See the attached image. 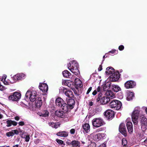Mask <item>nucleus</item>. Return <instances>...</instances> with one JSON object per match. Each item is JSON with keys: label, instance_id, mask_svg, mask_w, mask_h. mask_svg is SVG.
I'll return each instance as SVG.
<instances>
[{"label": "nucleus", "instance_id": "1", "mask_svg": "<svg viewBox=\"0 0 147 147\" xmlns=\"http://www.w3.org/2000/svg\"><path fill=\"white\" fill-rule=\"evenodd\" d=\"M26 97L31 102L35 101V105L37 108L40 107L42 104L40 97L38 96L36 91L33 90H28L26 94Z\"/></svg>", "mask_w": 147, "mask_h": 147}, {"label": "nucleus", "instance_id": "2", "mask_svg": "<svg viewBox=\"0 0 147 147\" xmlns=\"http://www.w3.org/2000/svg\"><path fill=\"white\" fill-rule=\"evenodd\" d=\"M68 69L72 73L76 76L80 74L78 69V63L75 60H73L67 64Z\"/></svg>", "mask_w": 147, "mask_h": 147}, {"label": "nucleus", "instance_id": "3", "mask_svg": "<svg viewBox=\"0 0 147 147\" xmlns=\"http://www.w3.org/2000/svg\"><path fill=\"white\" fill-rule=\"evenodd\" d=\"M140 111V108L139 107H135L131 115L132 120L135 125H138V118Z\"/></svg>", "mask_w": 147, "mask_h": 147}, {"label": "nucleus", "instance_id": "4", "mask_svg": "<svg viewBox=\"0 0 147 147\" xmlns=\"http://www.w3.org/2000/svg\"><path fill=\"white\" fill-rule=\"evenodd\" d=\"M55 103L56 105L61 107L64 112H67L68 111V107L67 104L61 98L59 97L57 98Z\"/></svg>", "mask_w": 147, "mask_h": 147}, {"label": "nucleus", "instance_id": "5", "mask_svg": "<svg viewBox=\"0 0 147 147\" xmlns=\"http://www.w3.org/2000/svg\"><path fill=\"white\" fill-rule=\"evenodd\" d=\"M122 106L121 102L118 100H112L109 104V106L112 109L115 110H119Z\"/></svg>", "mask_w": 147, "mask_h": 147}, {"label": "nucleus", "instance_id": "6", "mask_svg": "<svg viewBox=\"0 0 147 147\" xmlns=\"http://www.w3.org/2000/svg\"><path fill=\"white\" fill-rule=\"evenodd\" d=\"M139 121L142 130L145 131L147 128V118L144 115H141L140 117Z\"/></svg>", "mask_w": 147, "mask_h": 147}, {"label": "nucleus", "instance_id": "7", "mask_svg": "<svg viewBox=\"0 0 147 147\" xmlns=\"http://www.w3.org/2000/svg\"><path fill=\"white\" fill-rule=\"evenodd\" d=\"M93 126L98 127L104 125L105 123L103 120L100 118H95L92 120Z\"/></svg>", "mask_w": 147, "mask_h": 147}, {"label": "nucleus", "instance_id": "8", "mask_svg": "<svg viewBox=\"0 0 147 147\" xmlns=\"http://www.w3.org/2000/svg\"><path fill=\"white\" fill-rule=\"evenodd\" d=\"M21 95L20 93L15 92L9 96L8 99L10 100L14 101H17L19 100L21 98Z\"/></svg>", "mask_w": 147, "mask_h": 147}, {"label": "nucleus", "instance_id": "9", "mask_svg": "<svg viewBox=\"0 0 147 147\" xmlns=\"http://www.w3.org/2000/svg\"><path fill=\"white\" fill-rule=\"evenodd\" d=\"M39 88L44 93H47L48 89V86L45 83H40Z\"/></svg>", "mask_w": 147, "mask_h": 147}, {"label": "nucleus", "instance_id": "10", "mask_svg": "<svg viewBox=\"0 0 147 147\" xmlns=\"http://www.w3.org/2000/svg\"><path fill=\"white\" fill-rule=\"evenodd\" d=\"M120 77V74L118 71H116L113 73L110 76L111 80L113 81L117 80Z\"/></svg>", "mask_w": 147, "mask_h": 147}, {"label": "nucleus", "instance_id": "11", "mask_svg": "<svg viewBox=\"0 0 147 147\" xmlns=\"http://www.w3.org/2000/svg\"><path fill=\"white\" fill-rule=\"evenodd\" d=\"M104 115L107 119H111L114 116V112L110 110H107L105 112Z\"/></svg>", "mask_w": 147, "mask_h": 147}, {"label": "nucleus", "instance_id": "12", "mask_svg": "<svg viewBox=\"0 0 147 147\" xmlns=\"http://www.w3.org/2000/svg\"><path fill=\"white\" fill-rule=\"evenodd\" d=\"M136 83L132 81H127L125 84V87L126 88H132L136 86Z\"/></svg>", "mask_w": 147, "mask_h": 147}, {"label": "nucleus", "instance_id": "13", "mask_svg": "<svg viewBox=\"0 0 147 147\" xmlns=\"http://www.w3.org/2000/svg\"><path fill=\"white\" fill-rule=\"evenodd\" d=\"M119 131L124 136L126 135V130L125 125L123 123H121L119 127Z\"/></svg>", "mask_w": 147, "mask_h": 147}, {"label": "nucleus", "instance_id": "14", "mask_svg": "<svg viewBox=\"0 0 147 147\" xmlns=\"http://www.w3.org/2000/svg\"><path fill=\"white\" fill-rule=\"evenodd\" d=\"M67 105L69 109H71L73 108L75 103V101L72 98L69 99L67 102Z\"/></svg>", "mask_w": 147, "mask_h": 147}, {"label": "nucleus", "instance_id": "15", "mask_svg": "<svg viewBox=\"0 0 147 147\" xmlns=\"http://www.w3.org/2000/svg\"><path fill=\"white\" fill-rule=\"evenodd\" d=\"M63 91L67 96L71 98L73 97L74 95L72 91L69 90H67L66 89H64Z\"/></svg>", "mask_w": 147, "mask_h": 147}, {"label": "nucleus", "instance_id": "16", "mask_svg": "<svg viewBox=\"0 0 147 147\" xmlns=\"http://www.w3.org/2000/svg\"><path fill=\"white\" fill-rule=\"evenodd\" d=\"M106 94L108 96V98L109 99H111L114 98L115 97V95L113 92L111 90H108L106 92Z\"/></svg>", "mask_w": 147, "mask_h": 147}, {"label": "nucleus", "instance_id": "17", "mask_svg": "<svg viewBox=\"0 0 147 147\" xmlns=\"http://www.w3.org/2000/svg\"><path fill=\"white\" fill-rule=\"evenodd\" d=\"M127 94V100L128 101L132 99L134 96V93L133 92L128 91Z\"/></svg>", "mask_w": 147, "mask_h": 147}, {"label": "nucleus", "instance_id": "18", "mask_svg": "<svg viewBox=\"0 0 147 147\" xmlns=\"http://www.w3.org/2000/svg\"><path fill=\"white\" fill-rule=\"evenodd\" d=\"M7 125L6 126L7 127H10L13 125L14 126H16L17 123L15 121H12L11 120H9L6 121Z\"/></svg>", "mask_w": 147, "mask_h": 147}, {"label": "nucleus", "instance_id": "19", "mask_svg": "<svg viewBox=\"0 0 147 147\" xmlns=\"http://www.w3.org/2000/svg\"><path fill=\"white\" fill-rule=\"evenodd\" d=\"M110 100L109 98L105 96L101 98L100 100V102L101 104L105 105Z\"/></svg>", "mask_w": 147, "mask_h": 147}, {"label": "nucleus", "instance_id": "20", "mask_svg": "<svg viewBox=\"0 0 147 147\" xmlns=\"http://www.w3.org/2000/svg\"><path fill=\"white\" fill-rule=\"evenodd\" d=\"M126 125L128 132L129 134H131L133 131V125L132 123L131 122H128L127 123Z\"/></svg>", "mask_w": 147, "mask_h": 147}, {"label": "nucleus", "instance_id": "21", "mask_svg": "<svg viewBox=\"0 0 147 147\" xmlns=\"http://www.w3.org/2000/svg\"><path fill=\"white\" fill-rule=\"evenodd\" d=\"M82 128L84 129V131L86 133H88L90 130V126L88 123H86L82 125Z\"/></svg>", "mask_w": 147, "mask_h": 147}, {"label": "nucleus", "instance_id": "22", "mask_svg": "<svg viewBox=\"0 0 147 147\" xmlns=\"http://www.w3.org/2000/svg\"><path fill=\"white\" fill-rule=\"evenodd\" d=\"M65 113L63 111H55V115L59 117L63 118L65 116Z\"/></svg>", "mask_w": 147, "mask_h": 147}, {"label": "nucleus", "instance_id": "23", "mask_svg": "<svg viewBox=\"0 0 147 147\" xmlns=\"http://www.w3.org/2000/svg\"><path fill=\"white\" fill-rule=\"evenodd\" d=\"M68 132L66 131L59 132L57 134V136L63 137H66L68 136Z\"/></svg>", "mask_w": 147, "mask_h": 147}, {"label": "nucleus", "instance_id": "24", "mask_svg": "<svg viewBox=\"0 0 147 147\" xmlns=\"http://www.w3.org/2000/svg\"><path fill=\"white\" fill-rule=\"evenodd\" d=\"M105 73L107 74H112L114 72V69L111 67H108L106 68Z\"/></svg>", "mask_w": 147, "mask_h": 147}, {"label": "nucleus", "instance_id": "25", "mask_svg": "<svg viewBox=\"0 0 147 147\" xmlns=\"http://www.w3.org/2000/svg\"><path fill=\"white\" fill-rule=\"evenodd\" d=\"M111 86L114 92H117L121 90L120 87L117 85H113Z\"/></svg>", "mask_w": 147, "mask_h": 147}, {"label": "nucleus", "instance_id": "26", "mask_svg": "<svg viewBox=\"0 0 147 147\" xmlns=\"http://www.w3.org/2000/svg\"><path fill=\"white\" fill-rule=\"evenodd\" d=\"M72 146L73 147H80V143L77 140H73L71 141Z\"/></svg>", "mask_w": 147, "mask_h": 147}, {"label": "nucleus", "instance_id": "27", "mask_svg": "<svg viewBox=\"0 0 147 147\" xmlns=\"http://www.w3.org/2000/svg\"><path fill=\"white\" fill-rule=\"evenodd\" d=\"M18 80L17 74L14 75L11 78V80L9 81L10 84H13L16 82Z\"/></svg>", "mask_w": 147, "mask_h": 147}, {"label": "nucleus", "instance_id": "28", "mask_svg": "<svg viewBox=\"0 0 147 147\" xmlns=\"http://www.w3.org/2000/svg\"><path fill=\"white\" fill-rule=\"evenodd\" d=\"M18 80L17 74L14 75L11 78V80L9 81L10 84H13L16 82Z\"/></svg>", "mask_w": 147, "mask_h": 147}, {"label": "nucleus", "instance_id": "29", "mask_svg": "<svg viewBox=\"0 0 147 147\" xmlns=\"http://www.w3.org/2000/svg\"><path fill=\"white\" fill-rule=\"evenodd\" d=\"M16 74L18 80H21L26 77V75L22 73H18Z\"/></svg>", "mask_w": 147, "mask_h": 147}, {"label": "nucleus", "instance_id": "30", "mask_svg": "<svg viewBox=\"0 0 147 147\" xmlns=\"http://www.w3.org/2000/svg\"><path fill=\"white\" fill-rule=\"evenodd\" d=\"M62 74L64 77L66 78H70L71 74L67 70L64 71L63 72Z\"/></svg>", "mask_w": 147, "mask_h": 147}, {"label": "nucleus", "instance_id": "31", "mask_svg": "<svg viewBox=\"0 0 147 147\" xmlns=\"http://www.w3.org/2000/svg\"><path fill=\"white\" fill-rule=\"evenodd\" d=\"M7 76L6 75H4L3 77V78L1 79V81L3 82L4 84L5 85H8L10 83V80L8 81L6 80Z\"/></svg>", "mask_w": 147, "mask_h": 147}, {"label": "nucleus", "instance_id": "32", "mask_svg": "<svg viewBox=\"0 0 147 147\" xmlns=\"http://www.w3.org/2000/svg\"><path fill=\"white\" fill-rule=\"evenodd\" d=\"M49 113L47 111H42L41 113L39 114L41 116L47 117L48 116Z\"/></svg>", "mask_w": 147, "mask_h": 147}, {"label": "nucleus", "instance_id": "33", "mask_svg": "<svg viewBox=\"0 0 147 147\" xmlns=\"http://www.w3.org/2000/svg\"><path fill=\"white\" fill-rule=\"evenodd\" d=\"M98 139L99 140L105 138L106 137V135L105 133H100L98 134Z\"/></svg>", "mask_w": 147, "mask_h": 147}, {"label": "nucleus", "instance_id": "34", "mask_svg": "<svg viewBox=\"0 0 147 147\" xmlns=\"http://www.w3.org/2000/svg\"><path fill=\"white\" fill-rule=\"evenodd\" d=\"M90 136L91 137H93V139L96 141H98L99 140L98 134L94 135V133H92L90 135Z\"/></svg>", "mask_w": 147, "mask_h": 147}, {"label": "nucleus", "instance_id": "35", "mask_svg": "<svg viewBox=\"0 0 147 147\" xmlns=\"http://www.w3.org/2000/svg\"><path fill=\"white\" fill-rule=\"evenodd\" d=\"M22 138H24L25 139V141L26 142H28L30 139V137L29 135H26L24 137H23V136H22Z\"/></svg>", "mask_w": 147, "mask_h": 147}, {"label": "nucleus", "instance_id": "36", "mask_svg": "<svg viewBox=\"0 0 147 147\" xmlns=\"http://www.w3.org/2000/svg\"><path fill=\"white\" fill-rule=\"evenodd\" d=\"M62 83L63 85L67 86L68 87L69 86L68 82L67 80H63L62 81Z\"/></svg>", "mask_w": 147, "mask_h": 147}, {"label": "nucleus", "instance_id": "37", "mask_svg": "<svg viewBox=\"0 0 147 147\" xmlns=\"http://www.w3.org/2000/svg\"><path fill=\"white\" fill-rule=\"evenodd\" d=\"M127 144V141L125 138H123L122 140V144L124 146H125Z\"/></svg>", "mask_w": 147, "mask_h": 147}, {"label": "nucleus", "instance_id": "38", "mask_svg": "<svg viewBox=\"0 0 147 147\" xmlns=\"http://www.w3.org/2000/svg\"><path fill=\"white\" fill-rule=\"evenodd\" d=\"M117 97L119 99H122L123 98V95L122 93L119 92L117 94Z\"/></svg>", "mask_w": 147, "mask_h": 147}, {"label": "nucleus", "instance_id": "39", "mask_svg": "<svg viewBox=\"0 0 147 147\" xmlns=\"http://www.w3.org/2000/svg\"><path fill=\"white\" fill-rule=\"evenodd\" d=\"M14 135L13 133L12 132V131H11L7 132L6 133V136L9 137L10 136H12Z\"/></svg>", "mask_w": 147, "mask_h": 147}, {"label": "nucleus", "instance_id": "40", "mask_svg": "<svg viewBox=\"0 0 147 147\" xmlns=\"http://www.w3.org/2000/svg\"><path fill=\"white\" fill-rule=\"evenodd\" d=\"M109 53H111V54H117L118 53L117 51H116L115 49H112L111 51L109 52Z\"/></svg>", "mask_w": 147, "mask_h": 147}, {"label": "nucleus", "instance_id": "41", "mask_svg": "<svg viewBox=\"0 0 147 147\" xmlns=\"http://www.w3.org/2000/svg\"><path fill=\"white\" fill-rule=\"evenodd\" d=\"M80 83L79 82H78L76 83H75V84L78 87H81L82 86V82L81 81H80Z\"/></svg>", "mask_w": 147, "mask_h": 147}, {"label": "nucleus", "instance_id": "42", "mask_svg": "<svg viewBox=\"0 0 147 147\" xmlns=\"http://www.w3.org/2000/svg\"><path fill=\"white\" fill-rule=\"evenodd\" d=\"M6 88L4 86L2 85L0 82V90L2 91L5 90Z\"/></svg>", "mask_w": 147, "mask_h": 147}, {"label": "nucleus", "instance_id": "43", "mask_svg": "<svg viewBox=\"0 0 147 147\" xmlns=\"http://www.w3.org/2000/svg\"><path fill=\"white\" fill-rule=\"evenodd\" d=\"M56 141L59 144H62L63 143V141L57 139L56 140Z\"/></svg>", "mask_w": 147, "mask_h": 147}, {"label": "nucleus", "instance_id": "44", "mask_svg": "<svg viewBox=\"0 0 147 147\" xmlns=\"http://www.w3.org/2000/svg\"><path fill=\"white\" fill-rule=\"evenodd\" d=\"M102 96V94L101 93H99L98 94V98H97L96 100L97 101H98L100 100L101 97Z\"/></svg>", "mask_w": 147, "mask_h": 147}, {"label": "nucleus", "instance_id": "45", "mask_svg": "<svg viewBox=\"0 0 147 147\" xmlns=\"http://www.w3.org/2000/svg\"><path fill=\"white\" fill-rule=\"evenodd\" d=\"M60 124L59 123H55L54 126V128H57L58 127H59Z\"/></svg>", "mask_w": 147, "mask_h": 147}, {"label": "nucleus", "instance_id": "46", "mask_svg": "<svg viewBox=\"0 0 147 147\" xmlns=\"http://www.w3.org/2000/svg\"><path fill=\"white\" fill-rule=\"evenodd\" d=\"M75 129H72L70 130V133L72 134H74L75 132Z\"/></svg>", "mask_w": 147, "mask_h": 147}, {"label": "nucleus", "instance_id": "47", "mask_svg": "<svg viewBox=\"0 0 147 147\" xmlns=\"http://www.w3.org/2000/svg\"><path fill=\"white\" fill-rule=\"evenodd\" d=\"M89 147H96V144L95 143H92Z\"/></svg>", "mask_w": 147, "mask_h": 147}, {"label": "nucleus", "instance_id": "48", "mask_svg": "<svg viewBox=\"0 0 147 147\" xmlns=\"http://www.w3.org/2000/svg\"><path fill=\"white\" fill-rule=\"evenodd\" d=\"M124 47L123 45H120L119 47V49L120 51H122L123 50Z\"/></svg>", "mask_w": 147, "mask_h": 147}, {"label": "nucleus", "instance_id": "49", "mask_svg": "<svg viewBox=\"0 0 147 147\" xmlns=\"http://www.w3.org/2000/svg\"><path fill=\"white\" fill-rule=\"evenodd\" d=\"M80 81L81 80L78 78H75L74 82H75V83H76L78 82H79L80 83Z\"/></svg>", "mask_w": 147, "mask_h": 147}, {"label": "nucleus", "instance_id": "50", "mask_svg": "<svg viewBox=\"0 0 147 147\" xmlns=\"http://www.w3.org/2000/svg\"><path fill=\"white\" fill-rule=\"evenodd\" d=\"M12 132L14 134H18V132L17 130L15 129L12 130Z\"/></svg>", "mask_w": 147, "mask_h": 147}, {"label": "nucleus", "instance_id": "51", "mask_svg": "<svg viewBox=\"0 0 147 147\" xmlns=\"http://www.w3.org/2000/svg\"><path fill=\"white\" fill-rule=\"evenodd\" d=\"M49 126H51L52 127L54 128V126L55 123L53 122H49Z\"/></svg>", "mask_w": 147, "mask_h": 147}, {"label": "nucleus", "instance_id": "52", "mask_svg": "<svg viewBox=\"0 0 147 147\" xmlns=\"http://www.w3.org/2000/svg\"><path fill=\"white\" fill-rule=\"evenodd\" d=\"M92 87H90L88 89L87 92H86V94H88L89 92H90V91L92 90Z\"/></svg>", "mask_w": 147, "mask_h": 147}, {"label": "nucleus", "instance_id": "53", "mask_svg": "<svg viewBox=\"0 0 147 147\" xmlns=\"http://www.w3.org/2000/svg\"><path fill=\"white\" fill-rule=\"evenodd\" d=\"M18 124L19 125L23 126L24 125V123L23 121H20L19 122Z\"/></svg>", "mask_w": 147, "mask_h": 147}, {"label": "nucleus", "instance_id": "54", "mask_svg": "<svg viewBox=\"0 0 147 147\" xmlns=\"http://www.w3.org/2000/svg\"><path fill=\"white\" fill-rule=\"evenodd\" d=\"M98 147H106V145L105 144L103 143L101 144Z\"/></svg>", "mask_w": 147, "mask_h": 147}, {"label": "nucleus", "instance_id": "55", "mask_svg": "<svg viewBox=\"0 0 147 147\" xmlns=\"http://www.w3.org/2000/svg\"><path fill=\"white\" fill-rule=\"evenodd\" d=\"M97 92L96 91V90H95L92 92V94L94 96L97 93Z\"/></svg>", "mask_w": 147, "mask_h": 147}, {"label": "nucleus", "instance_id": "56", "mask_svg": "<svg viewBox=\"0 0 147 147\" xmlns=\"http://www.w3.org/2000/svg\"><path fill=\"white\" fill-rule=\"evenodd\" d=\"M96 91L98 92H100L101 90V88L100 86H98L97 89H96Z\"/></svg>", "mask_w": 147, "mask_h": 147}, {"label": "nucleus", "instance_id": "57", "mask_svg": "<svg viewBox=\"0 0 147 147\" xmlns=\"http://www.w3.org/2000/svg\"><path fill=\"white\" fill-rule=\"evenodd\" d=\"M15 119L16 121H18L20 119V117L18 116H16L15 117Z\"/></svg>", "mask_w": 147, "mask_h": 147}, {"label": "nucleus", "instance_id": "58", "mask_svg": "<svg viewBox=\"0 0 147 147\" xmlns=\"http://www.w3.org/2000/svg\"><path fill=\"white\" fill-rule=\"evenodd\" d=\"M143 108L145 110L146 113L147 115V107H143Z\"/></svg>", "mask_w": 147, "mask_h": 147}, {"label": "nucleus", "instance_id": "59", "mask_svg": "<svg viewBox=\"0 0 147 147\" xmlns=\"http://www.w3.org/2000/svg\"><path fill=\"white\" fill-rule=\"evenodd\" d=\"M102 70V66L100 65L99 67L98 68V70L99 71H100Z\"/></svg>", "mask_w": 147, "mask_h": 147}, {"label": "nucleus", "instance_id": "60", "mask_svg": "<svg viewBox=\"0 0 147 147\" xmlns=\"http://www.w3.org/2000/svg\"><path fill=\"white\" fill-rule=\"evenodd\" d=\"M34 142L35 144H37L39 142V141L38 140H36L34 141Z\"/></svg>", "mask_w": 147, "mask_h": 147}, {"label": "nucleus", "instance_id": "61", "mask_svg": "<svg viewBox=\"0 0 147 147\" xmlns=\"http://www.w3.org/2000/svg\"><path fill=\"white\" fill-rule=\"evenodd\" d=\"M20 105H22V106L24 107L25 106V104H24V103H23L22 102H21L20 103Z\"/></svg>", "mask_w": 147, "mask_h": 147}, {"label": "nucleus", "instance_id": "62", "mask_svg": "<svg viewBox=\"0 0 147 147\" xmlns=\"http://www.w3.org/2000/svg\"><path fill=\"white\" fill-rule=\"evenodd\" d=\"M71 143V142H67V144L69 146H71V145L72 146V144Z\"/></svg>", "mask_w": 147, "mask_h": 147}, {"label": "nucleus", "instance_id": "63", "mask_svg": "<svg viewBox=\"0 0 147 147\" xmlns=\"http://www.w3.org/2000/svg\"><path fill=\"white\" fill-rule=\"evenodd\" d=\"M89 105L90 106H92L93 105V103L92 102H89Z\"/></svg>", "mask_w": 147, "mask_h": 147}, {"label": "nucleus", "instance_id": "64", "mask_svg": "<svg viewBox=\"0 0 147 147\" xmlns=\"http://www.w3.org/2000/svg\"><path fill=\"white\" fill-rule=\"evenodd\" d=\"M43 97L45 99V97H47V95H46V94H43Z\"/></svg>", "mask_w": 147, "mask_h": 147}]
</instances>
